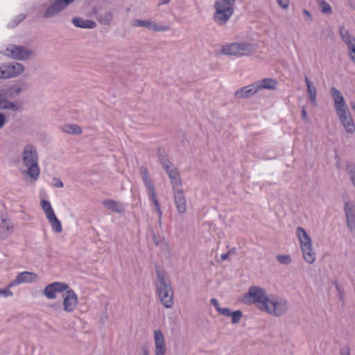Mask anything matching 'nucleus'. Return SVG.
<instances>
[{
  "label": "nucleus",
  "instance_id": "obj_1",
  "mask_svg": "<svg viewBox=\"0 0 355 355\" xmlns=\"http://www.w3.org/2000/svg\"><path fill=\"white\" fill-rule=\"evenodd\" d=\"M21 159L26 170L21 172L28 176L31 183L35 182L40 178V169L38 164V154L36 147L32 144H26L22 150Z\"/></svg>",
  "mask_w": 355,
  "mask_h": 355
},
{
  "label": "nucleus",
  "instance_id": "obj_2",
  "mask_svg": "<svg viewBox=\"0 0 355 355\" xmlns=\"http://www.w3.org/2000/svg\"><path fill=\"white\" fill-rule=\"evenodd\" d=\"M155 288L162 304L166 309L172 308L174 304L173 291L164 272L157 270Z\"/></svg>",
  "mask_w": 355,
  "mask_h": 355
},
{
  "label": "nucleus",
  "instance_id": "obj_3",
  "mask_svg": "<svg viewBox=\"0 0 355 355\" xmlns=\"http://www.w3.org/2000/svg\"><path fill=\"white\" fill-rule=\"evenodd\" d=\"M334 104L337 116L345 131L349 134L355 132V124L351 113L345 103L343 96L341 94L334 89Z\"/></svg>",
  "mask_w": 355,
  "mask_h": 355
},
{
  "label": "nucleus",
  "instance_id": "obj_4",
  "mask_svg": "<svg viewBox=\"0 0 355 355\" xmlns=\"http://www.w3.org/2000/svg\"><path fill=\"white\" fill-rule=\"evenodd\" d=\"M295 235L299 242L303 259L309 264L315 261L316 253L313 246V241L308 232L302 227H297Z\"/></svg>",
  "mask_w": 355,
  "mask_h": 355
},
{
  "label": "nucleus",
  "instance_id": "obj_5",
  "mask_svg": "<svg viewBox=\"0 0 355 355\" xmlns=\"http://www.w3.org/2000/svg\"><path fill=\"white\" fill-rule=\"evenodd\" d=\"M289 307V302L286 299L278 295H270L261 311L272 316L279 318L288 312Z\"/></svg>",
  "mask_w": 355,
  "mask_h": 355
},
{
  "label": "nucleus",
  "instance_id": "obj_6",
  "mask_svg": "<svg viewBox=\"0 0 355 355\" xmlns=\"http://www.w3.org/2000/svg\"><path fill=\"white\" fill-rule=\"evenodd\" d=\"M268 296L267 291L263 287L252 286L241 296L240 301L246 305H254L261 311Z\"/></svg>",
  "mask_w": 355,
  "mask_h": 355
},
{
  "label": "nucleus",
  "instance_id": "obj_7",
  "mask_svg": "<svg viewBox=\"0 0 355 355\" xmlns=\"http://www.w3.org/2000/svg\"><path fill=\"white\" fill-rule=\"evenodd\" d=\"M220 51L223 55L240 58L252 55L255 47L248 42H233L223 46Z\"/></svg>",
  "mask_w": 355,
  "mask_h": 355
},
{
  "label": "nucleus",
  "instance_id": "obj_8",
  "mask_svg": "<svg viewBox=\"0 0 355 355\" xmlns=\"http://www.w3.org/2000/svg\"><path fill=\"white\" fill-rule=\"evenodd\" d=\"M213 20L218 26L225 25L234 14V6L214 2Z\"/></svg>",
  "mask_w": 355,
  "mask_h": 355
},
{
  "label": "nucleus",
  "instance_id": "obj_9",
  "mask_svg": "<svg viewBox=\"0 0 355 355\" xmlns=\"http://www.w3.org/2000/svg\"><path fill=\"white\" fill-rule=\"evenodd\" d=\"M2 53L12 59L27 60L33 56L34 51L26 47L8 44Z\"/></svg>",
  "mask_w": 355,
  "mask_h": 355
},
{
  "label": "nucleus",
  "instance_id": "obj_10",
  "mask_svg": "<svg viewBox=\"0 0 355 355\" xmlns=\"http://www.w3.org/2000/svg\"><path fill=\"white\" fill-rule=\"evenodd\" d=\"M41 207L45 214L46 219L51 225L52 230L55 233L62 232V226L61 222L56 216L54 210L49 201L42 199L40 200Z\"/></svg>",
  "mask_w": 355,
  "mask_h": 355
},
{
  "label": "nucleus",
  "instance_id": "obj_11",
  "mask_svg": "<svg viewBox=\"0 0 355 355\" xmlns=\"http://www.w3.org/2000/svg\"><path fill=\"white\" fill-rule=\"evenodd\" d=\"M62 309L65 313H71L74 312L78 305V298L73 290L67 288L62 293Z\"/></svg>",
  "mask_w": 355,
  "mask_h": 355
},
{
  "label": "nucleus",
  "instance_id": "obj_12",
  "mask_svg": "<svg viewBox=\"0 0 355 355\" xmlns=\"http://www.w3.org/2000/svg\"><path fill=\"white\" fill-rule=\"evenodd\" d=\"M132 25L135 27H144L155 32H165L170 29V26L162 22H156L152 19H135L132 21Z\"/></svg>",
  "mask_w": 355,
  "mask_h": 355
},
{
  "label": "nucleus",
  "instance_id": "obj_13",
  "mask_svg": "<svg viewBox=\"0 0 355 355\" xmlns=\"http://www.w3.org/2000/svg\"><path fill=\"white\" fill-rule=\"evenodd\" d=\"M25 71V67L18 62L3 64L0 67L1 78H11L21 75Z\"/></svg>",
  "mask_w": 355,
  "mask_h": 355
},
{
  "label": "nucleus",
  "instance_id": "obj_14",
  "mask_svg": "<svg viewBox=\"0 0 355 355\" xmlns=\"http://www.w3.org/2000/svg\"><path fill=\"white\" fill-rule=\"evenodd\" d=\"M22 109V104L19 101H10L7 98V92L0 90V110H7L12 112H17Z\"/></svg>",
  "mask_w": 355,
  "mask_h": 355
},
{
  "label": "nucleus",
  "instance_id": "obj_15",
  "mask_svg": "<svg viewBox=\"0 0 355 355\" xmlns=\"http://www.w3.org/2000/svg\"><path fill=\"white\" fill-rule=\"evenodd\" d=\"M346 225L349 231L355 235V202L346 201L343 207Z\"/></svg>",
  "mask_w": 355,
  "mask_h": 355
},
{
  "label": "nucleus",
  "instance_id": "obj_16",
  "mask_svg": "<svg viewBox=\"0 0 355 355\" xmlns=\"http://www.w3.org/2000/svg\"><path fill=\"white\" fill-rule=\"evenodd\" d=\"M162 165L167 175H168L173 190L182 187V180L177 169L169 162L165 160L162 162Z\"/></svg>",
  "mask_w": 355,
  "mask_h": 355
},
{
  "label": "nucleus",
  "instance_id": "obj_17",
  "mask_svg": "<svg viewBox=\"0 0 355 355\" xmlns=\"http://www.w3.org/2000/svg\"><path fill=\"white\" fill-rule=\"evenodd\" d=\"M69 286L63 282H56L47 285L43 291L44 295L49 300H54L57 295L60 293H64Z\"/></svg>",
  "mask_w": 355,
  "mask_h": 355
},
{
  "label": "nucleus",
  "instance_id": "obj_18",
  "mask_svg": "<svg viewBox=\"0 0 355 355\" xmlns=\"http://www.w3.org/2000/svg\"><path fill=\"white\" fill-rule=\"evenodd\" d=\"M39 280L37 274L28 271L18 273L15 279L9 284V287H14L21 284H31Z\"/></svg>",
  "mask_w": 355,
  "mask_h": 355
},
{
  "label": "nucleus",
  "instance_id": "obj_19",
  "mask_svg": "<svg viewBox=\"0 0 355 355\" xmlns=\"http://www.w3.org/2000/svg\"><path fill=\"white\" fill-rule=\"evenodd\" d=\"M173 198L178 213L181 215L185 214L187 209V200L182 187L173 190Z\"/></svg>",
  "mask_w": 355,
  "mask_h": 355
},
{
  "label": "nucleus",
  "instance_id": "obj_20",
  "mask_svg": "<svg viewBox=\"0 0 355 355\" xmlns=\"http://www.w3.org/2000/svg\"><path fill=\"white\" fill-rule=\"evenodd\" d=\"M153 339L155 344V355H165L166 346L162 332L159 329L153 331Z\"/></svg>",
  "mask_w": 355,
  "mask_h": 355
},
{
  "label": "nucleus",
  "instance_id": "obj_21",
  "mask_svg": "<svg viewBox=\"0 0 355 355\" xmlns=\"http://www.w3.org/2000/svg\"><path fill=\"white\" fill-rule=\"evenodd\" d=\"M259 92L257 86L254 83L251 85L243 87L234 92V96L239 99L248 98Z\"/></svg>",
  "mask_w": 355,
  "mask_h": 355
},
{
  "label": "nucleus",
  "instance_id": "obj_22",
  "mask_svg": "<svg viewBox=\"0 0 355 355\" xmlns=\"http://www.w3.org/2000/svg\"><path fill=\"white\" fill-rule=\"evenodd\" d=\"M340 33L343 41L347 45L349 57L355 64V38L350 35L345 28H341Z\"/></svg>",
  "mask_w": 355,
  "mask_h": 355
},
{
  "label": "nucleus",
  "instance_id": "obj_23",
  "mask_svg": "<svg viewBox=\"0 0 355 355\" xmlns=\"http://www.w3.org/2000/svg\"><path fill=\"white\" fill-rule=\"evenodd\" d=\"M62 10L61 6L55 0L45 5L42 15L44 18H51L58 15Z\"/></svg>",
  "mask_w": 355,
  "mask_h": 355
},
{
  "label": "nucleus",
  "instance_id": "obj_24",
  "mask_svg": "<svg viewBox=\"0 0 355 355\" xmlns=\"http://www.w3.org/2000/svg\"><path fill=\"white\" fill-rule=\"evenodd\" d=\"M219 313L223 316L231 318L232 324L239 323L243 317V312L241 310L231 311V310L227 307H223L220 310Z\"/></svg>",
  "mask_w": 355,
  "mask_h": 355
},
{
  "label": "nucleus",
  "instance_id": "obj_25",
  "mask_svg": "<svg viewBox=\"0 0 355 355\" xmlns=\"http://www.w3.org/2000/svg\"><path fill=\"white\" fill-rule=\"evenodd\" d=\"M72 24L78 28L92 29L96 26V23L90 19H85L80 17H74L71 19Z\"/></svg>",
  "mask_w": 355,
  "mask_h": 355
},
{
  "label": "nucleus",
  "instance_id": "obj_26",
  "mask_svg": "<svg viewBox=\"0 0 355 355\" xmlns=\"http://www.w3.org/2000/svg\"><path fill=\"white\" fill-rule=\"evenodd\" d=\"M103 205L106 209L116 213L121 214L125 211L124 207L121 203L113 200L107 199L103 200Z\"/></svg>",
  "mask_w": 355,
  "mask_h": 355
},
{
  "label": "nucleus",
  "instance_id": "obj_27",
  "mask_svg": "<svg viewBox=\"0 0 355 355\" xmlns=\"http://www.w3.org/2000/svg\"><path fill=\"white\" fill-rule=\"evenodd\" d=\"M148 194L150 197V199L152 200V201L154 204L155 211L158 215V220H157L158 224L161 226L162 212L161 210L159 203L158 202V199L156 196V191H155V187L148 189Z\"/></svg>",
  "mask_w": 355,
  "mask_h": 355
},
{
  "label": "nucleus",
  "instance_id": "obj_28",
  "mask_svg": "<svg viewBox=\"0 0 355 355\" xmlns=\"http://www.w3.org/2000/svg\"><path fill=\"white\" fill-rule=\"evenodd\" d=\"M258 91L262 89H275L277 87V81L272 78H263L261 80L255 82Z\"/></svg>",
  "mask_w": 355,
  "mask_h": 355
},
{
  "label": "nucleus",
  "instance_id": "obj_29",
  "mask_svg": "<svg viewBox=\"0 0 355 355\" xmlns=\"http://www.w3.org/2000/svg\"><path fill=\"white\" fill-rule=\"evenodd\" d=\"M305 83L307 87L309 99L313 105H315L317 103L316 88L308 77H305Z\"/></svg>",
  "mask_w": 355,
  "mask_h": 355
},
{
  "label": "nucleus",
  "instance_id": "obj_30",
  "mask_svg": "<svg viewBox=\"0 0 355 355\" xmlns=\"http://www.w3.org/2000/svg\"><path fill=\"white\" fill-rule=\"evenodd\" d=\"M26 89V87L23 84H15L8 89H3L7 92V95L10 97H15L19 96L21 93L24 92Z\"/></svg>",
  "mask_w": 355,
  "mask_h": 355
},
{
  "label": "nucleus",
  "instance_id": "obj_31",
  "mask_svg": "<svg viewBox=\"0 0 355 355\" xmlns=\"http://www.w3.org/2000/svg\"><path fill=\"white\" fill-rule=\"evenodd\" d=\"M63 132L69 135H78L82 133L81 128L76 124H64L60 127Z\"/></svg>",
  "mask_w": 355,
  "mask_h": 355
},
{
  "label": "nucleus",
  "instance_id": "obj_32",
  "mask_svg": "<svg viewBox=\"0 0 355 355\" xmlns=\"http://www.w3.org/2000/svg\"><path fill=\"white\" fill-rule=\"evenodd\" d=\"M143 182L144 183V185L146 186V189H150L154 187V185L153 184V182L151 181L149 175L148 170L146 167L141 166L139 169Z\"/></svg>",
  "mask_w": 355,
  "mask_h": 355
},
{
  "label": "nucleus",
  "instance_id": "obj_33",
  "mask_svg": "<svg viewBox=\"0 0 355 355\" xmlns=\"http://www.w3.org/2000/svg\"><path fill=\"white\" fill-rule=\"evenodd\" d=\"M320 12L325 15H330L332 12L331 6L324 0H317Z\"/></svg>",
  "mask_w": 355,
  "mask_h": 355
},
{
  "label": "nucleus",
  "instance_id": "obj_34",
  "mask_svg": "<svg viewBox=\"0 0 355 355\" xmlns=\"http://www.w3.org/2000/svg\"><path fill=\"white\" fill-rule=\"evenodd\" d=\"M0 227L3 233L11 232L14 230V225L12 221L6 218L1 219Z\"/></svg>",
  "mask_w": 355,
  "mask_h": 355
},
{
  "label": "nucleus",
  "instance_id": "obj_35",
  "mask_svg": "<svg viewBox=\"0 0 355 355\" xmlns=\"http://www.w3.org/2000/svg\"><path fill=\"white\" fill-rule=\"evenodd\" d=\"M276 259L283 265H288L292 262V258L289 254H279L276 257Z\"/></svg>",
  "mask_w": 355,
  "mask_h": 355
},
{
  "label": "nucleus",
  "instance_id": "obj_36",
  "mask_svg": "<svg viewBox=\"0 0 355 355\" xmlns=\"http://www.w3.org/2000/svg\"><path fill=\"white\" fill-rule=\"evenodd\" d=\"M347 170L349 175L350 180L352 184L355 187V165L348 164L347 165Z\"/></svg>",
  "mask_w": 355,
  "mask_h": 355
},
{
  "label": "nucleus",
  "instance_id": "obj_37",
  "mask_svg": "<svg viewBox=\"0 0 355 355\" xmlns=\"http://www.w3.org/2000/svg\"><path fill=\"white\" fill-rule=\"evenodd\" d=\"M9 285L5 288L0 289V297H9L13 295L12 292L10 291Z\"/></svg>",
  "mask_w": 355,
  "mask_h": 355
},
{
  "label": "nucleus",
  "instance_id": "obj_38",
  "mask_svg": "<svg viewBox=\"0 0 355 355\" xmlns=\"http://www.w3.org/2000/svg\"><path fill=\"white\" fill-rule=\"evenodd\" d=\"M112 19L111 12H107L105 14L104 17L99 18V21L104 24H108Z\"/></svg>",
  "mask_w": 355,
  "mask_h": 355
},
{
  "label": "nucleus",
  "instance_id": "obj_39",
  "mask_svg": "<svg viewBox=\"0 0 355 355\" xmlns=\"http://www.w3.org/2000/svg\"><path fill=\"white\" fill-rule=\"evenodd\" d=\"M58 4L61 6L63 10L64 8L67 7L69 4L73 2L75 0H56Z\"/></svg>",
  "mask_w": 355,
  "mask_h": 355
},
{
  "label": "nucleus",
  "instance_id": "obj_40",
  "mask_svg": "<svg viewBox=\"0 0 355 355\" xmlns=\"http://www.w3.org/2000/svg\"><path fill=\"white\" fill-rule=\"evenodd\" d=\"M210 303L215 307L216 310L218 313L220 312V310H221L223 308L220 306L218 301L216 298H211L210 300Z\"/></svg>",
  "mask_w": 355,
  "mask_h": 355
},
{
  "label": "nucleus",
  "instance_id": "obj_41",
  "mask_svg": "<svg viewBox=\"0 0 355 355\" xmlns=\"http://www.w3.org/2000/svg\"><path fill=\"white\" fill-rule=\"evenodd\" d=\"M154 243L157 245H165L168 246V242L165 239H162L160 240H158L157 238L154 237Z\"/></svg>",
  "mask_w": 355,
  "mask_h": 355
},
{
  "label": "nucleus",
  "instance_id": "obj_42",
  "mask_svg": "<svg viewBox=\"0 0 355 355\" xmlns=\"http://www.w3.org/2000/svg\"><path fill=\"white\" fill-rule=\"evenodd\" d=\"M6 123V116L3 112H0V130H1L5 126Z\"/></svg>",
  "mask_w": 355,
  "mask_h": 355
},
{
  "label": "nucleus",
  "instance_id": "obj_43",
  "mask_svg": "<svg viewBox=\"0 0 355 355\" xmlns=\"http://www.w3.org/2000/svg\"><path fill=\"white\" fill-rule=\"evenodd\" d=\"M215 1L234 7L236 0H216Z\"/></svg>",
  "mask_w": 355,
  "mask_h": 355
},
{
  "label": "nucleus",
  "instance_id": "obj_44",
  "mask_svg": "<svg viewBox=\"0 0 355 355\" xmlns=\"http://www.w3.org/2000/svg\"><path fill=\"white\" fill-rule=\"evenodd\" d=\"M277 1L279 6L284 9L287 8L289 6V0H277Z\"/></svg>",
  "mask_w": 355,
  "mask_h": 355
},
{
  "label": "nucleus",
  "instance_id": "obj_45",
  "mask_svg": "<svg viewBox=\"0 0 355 355\" xmlns=\"http://www.w3.org/2000/svg\"><path fill=\"white\" fill-rule=\"evenodd\" d=\"M301 113H302V118L303 121H305L306 123H307L309 121V119H308L306 110L304 107H302Z\"/></svg>",
  "mask_w": 355,
  "mask_h": 355
},
{
  "label": "nucleus",
  "instance_id": "obj_46",
  "mask_svg": "<svg viewBox=\"0 0 355 355\" xmlns=\"http://www.w3.org/2000/svg\"><path fill=\"white\" fill-rule=\"evenodd\" d=\"M54 186L57 188H62L63 187V183L61 180L56 178L54 179Z\"/></svg>",
  "mask_w": 355,
  "mask_h": 355
},
{
  "label": "nucleus",
  "instance_id": "obj_47",
  "mask_svg": "<svg viewBox=\"0 0 355 355\" xmlns=\"http://www.w3.org/2000/svg\"><path fill=\"white\" fill-rule=\"evenodd\" d=\"M303 13L309 19V21H312V15L309 10L304 9V10H303Z\"/></svg>",
  "mask_w": 355,
  "mask_h": 355
},
{
  "label": "nucleus",
  "instance_id": "obj_48",
  "mask_svg": "<svg viewBox=\"0 0 355 355\" xmlns=\"http://www.w3.org/2000/svg\"><path fill=\"white\" fill-rule=\"evenodd\" d=\"M342 355H350L349 349L348 348H344L342 351Z\"/></svg>",
  "mask_w": 355,
  "mask_h": 355
},
{
  "label": "nucleus",
  "instance_id": "obj_49",
  "mask_svg": "<svg viewBox=\"0 0 355 355\" xmlns=\"http://www.w3.org/2000/svg\"><path fill=\"white\" fill-rule=\"evenodd\" d=\"M230 254V252H227V253L223 254H221V259L223 260H226L228 259Z\"/></svg>",
  "mask_w": 355,
  "mask_h": 355
},
{
  "label": "nucleus",
  "instance_id": "obj_50",
  "mask_svg": "<svg viewBox=\"0 0 355 355\" xmlns=\"http://www.w3.org/2000/svg\"><path fill=\"white\" fill-rule=\"evenodd\" d=\"M337 289L339 291V295H340V299L343 300V297H344V293L342 291H340L339 287H337Z\"/></svg>",
  "mask_w": 355,
  "mask_h": 355
},
{
  "label": "nucleus",
  "instance_id": "obj_51",
  "mask_svg": "<svg viewBox=\"0 0 355 355\" xmlns=\"http://www.w3.org/2000/svg\"><path fill=\"white\" fill-rule=\"evenodd\" d=\"M171 0H163L162 3H168Z\"/></svg>",
  "mask_w": 355,
  "mask_h": 355
}]
</instances>
